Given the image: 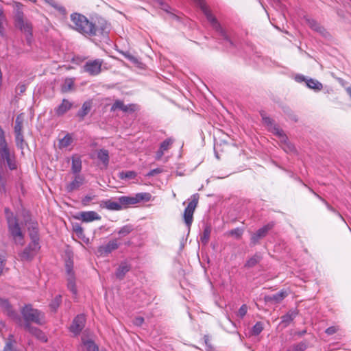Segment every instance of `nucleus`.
Masks as SVG:
<instances>
[{
    "label": "nucleus",
    "instance_id": "obj_1",
    "mask_svg": "<svg viewBox=\"0 0 351 351\" xmlns=\"http://www.w3.org/2000/svg\"><path fill=\"white\" fill-rule=\"evenodd\" d=\"M18 162L14 150L10 147L6 139L3 130L0 126V174L5 166L11 170H16L18 168ZM0 187L4 189L5 185L0 175Z\"/></svg>",
    "mask_w": 351,
    "mask_h": 351
},
{
    "label": "nucleus",
    "instance_id": "obj_2",
    "mask_svg": "<svg viewBox=\"0 0 351 351\" xmlns=\"http://www.w3.org/2000/svg\"><path fill=\"white\" fill-rule=\"evenodd\" d=\"M71 21L73 23V28L86 36H93L95 34L94 23L88 20L82 14L75 13L71 15Z\"/></svg>",
    "mask_w": 351,
    "mask_h": 351
},
{
    "label": "nucleus",
    "instance_id": "obj_3",
    "mask_svg": "<svg viewBox=\"0 0 351 351\" xmlns=\"http://www.w3.org/2000/svg\"><path fill=\"white\" fill-rule=\"evenodd\" d=\"M263 121L265 124L267 125L268 130L278 137L280 142V146L285 152L288 153L293 152L295 151V147L288 141L287 137L285 134L283 130L276 124H274L272 120L269 117H264Z\"/></svg>",
    "mask_w": 351,
    "mask_h": 351
},
{
    "label": "nucleus",
    "instance_id": "obj_4",
    "mask_svg": "<svg viewBox=\"0 0 351 351\" xmlns=\"http://www.w3.org/2000/svg\"><path fill=\"white\" fill-rule=\"evenodd\" d=\"M21 315L25 324L34 323L38 325H43L45 323V313L34 308L31 304H26L21 309Z\"/></svg>",
    "mask_w": 351,
    "mask_h": 351
},
{
    "label": "nucleus",
    "instance_id": "obj_5",
    "mask_svg": "<svg viewBox=\"0 0 351 351\" xmlns=\"http://www.w3.org/2000/svg\"><path fill=\"white\" fill-rule=\"evenodd\" d=\"M6 219L8 226V231L16 245H23L24 235L19 226L17 219L13 215L5 209Z\"/></svg>",
    "mask_w": 351,
    "mask_h": 351
},
{
    "label": "nucleus",
    "instance_id": "obj_6",
    "mask_svg": "<svg viewBox=\"0 0 351 351\" xmlns=\"http://www.w3.org/2000/svg\"><path fill=\"white\" fill-rule=\"evenodd\" d=\"M23 5L19 2H15L14 8L15 10V23L16 27L19 28L24 34H26L27 40L30 42L32 36V25L23 17V13L21 10Z\"/></svg>",
    "mask_w": 351,
    "mask_h": 351
},
{
    "label": "nucleus",
    "instance_id": "obj_7",
    "mask_svg": "<svg viewBox=\"0 0 351 351\" xmlns=\"http://www.w3.org/2000/svg\"><path fill=\"white\" fill-rule=\"evenodd\" d=\"M199 195L198 193L193 194L189 199V204L184 211L183 218L186 225L190 228L193 220V213L197 206Z\"/></svg>",
    "mask_w": 351,
    "mask_h": 351
},
{
    "label": "nucleus",
    "instance_id": "obj_8",
    "mask_svg": "<svg viewBox=\"0 0 351 351\" xmlns=\"http://www.w3.org/2000/svg\"><path fill=\"white\" fill-rule=\"evenodd\" d=\"M66 281L67 288L73 293L75 298L77 295V289L75 285V278L73 271V263L71 260L66 261Z\"/></svg>",
    "mask_w": 351,
    "mask_h": 351
},
{
    "label": "nucleus",
    "instance_id": "obj_9",
    "mask_svg": "<svg viewBox=\"0 0 351 351\" xmlns=\"http://www.w3.org/2000/svg\"><path fill=\"white\" fill-rule=\"evenodd\" d=\"M103 60L96 59L87 61L83 66L84 71L90 75H97L101 71Z\"/></svg>",
    "mask_w": 351,
    "mask_h": 351
},
{
    "label": "nucleus",
    "instance_id": "obj_10",
    "mask_svg": "<svg viewBox=\"0 0 351 351\" xmlns=\"http://www.w3.org/2000/svg\"><path fill=\"white\" fill-rule=\"evenodd\" d=\"M199 5L200 8L202 9V10L203 11L205 16H206L207 20L210 23L213 27L215 29H216V31L219 32L223 34V30H222L220 25L217 22L215 17L211 14V12L208 10V7L206 6V3L202 0H199Z\"/></svg>",
    "mask_w": 351,
    "mask_h": 351
},
{
    "label": "nucleus",
    "instance_id": "obj_11",
    "mask_svg": "<svg viewBox=\"0 0 351 351\" xmlns=\"http://www.w3.org/2000/svg\"><path fill=\"white\" fill-rule=\"evenodd\" d=\"M0 307L8 316L11 317L16 323H21V317L13 310L12 306L8 300L0 298Z\"/></svg>",
    "mask_w": 351,
    "mask_h": 351
},
{
    "label": "nucleus",
    "instance_id": "obj_12",
    "mask_svg": "<svg viewBox=\"0 0 351 351\" xmlns=\"http://www.w3.org/2000/svg\"><path fill=\"white\" fill-rule=\"evenodd\" d=\"M85 320L83 315H77L70 326V331L75 335H78L84 327Z\"/></svg>",
    "mask_w": 351,
    "mask_h": 351
},
{
    "label": "nucleus",
    "instance_id": "obj_13",
    "mask_svg": "<svg viewBox=\"0 0 351 351\" xmlns=\"http://www.w3.org/2000/svg\"><path fill=\"white\" fill-rule=\"evenodd\" d=\"M75 219L88 223L101 219V216L95 211H83L78 213Z\"/></svg>",
    "mask_w": 351,
    "mask_h": 351
},
{
    "label": "nucleus",
    "instance_id": "obj_14",
    "mask_svg": "<svg viewBox=\"0 0 351 351\" xmlns=\"http://www.w3.org/2000/svg\"><path fill=\"white\" fill-rule=\"evenodd\" d=\"M119 243L117 239L110 241L106 245L98 247L97 252L100 256H106L117 249Z\"/></svg>",
    "mask_w": 351,
    "mask_h": 351
},
{
    "label": "nucleus",
    "instance_id": "obj_15",
    "mask_svg": "<svg viewBox=\"0 0 351 351\" xmlns=\"http://www.w3.org/2000/svg\"><path fill=\"white\" fill-rule=\"evenodd\" d=\"M273 227V224H267L263 228L258 229L251 237V242L253 245L258 243V241L265 237L269 230Z\"/></svg>",
    "mask_w": 351,
    "mask_h": 351
},
{
    "label": "nucleus",
    "instance_id": "obj_16",
    "mask_svg": "<svg viewBox=\"0 0 351 351\" xmlns=\"http://www.w3.org/2000/svg\"><path fill=\"white\" fill-rule=\"evenodd\" d=\"M24 328L30 334L36 337L38 340L43 342H47V338L45 333L39 328L32 326L30 324H24Z\"/></svg>",
    "mask_w": 351,
    "mask_h": 351
},
{
    "label": "nucleus",
    "instance_id": "obj_17",
    "mask_svg": "<svg viewBox=\"0 0 351 351\" xmlns=\"http://www.w3.org/2000/svg\"><path fill=\"white\" fill-rule=\"evenodd\" d=\"M84 182V177L80 174H75L73 180L69 183L66 189L68 192H72L78 189Z\"/></svg>",
    "mask_w": 351,
    "mask_h": 351
},
{
    "label": "nucleus",
    "instance_id": "obj_18",
    "mask_svg": "<svg viewBox=\"0 0 351 351\" xmlns=\"http://www.w3.org/2000/svg\"><path fill=\"white\" fill-rule=\"evenodd\" d=\"M117 110H122L123 112H134L136 110V106L134 104L125 105L121 100H117L111 107V111H115Z\"/></svg>",
    "mask_w": 351,
    "mask_h": 351
},
{
    "label": "nucleus",
    "instance_id": "obj_19",
    "mask_svg": "<svg viewBox=\"0 0 351 351\" xmlns=\"http://www.w3.org/2000/svg\"><path fill=\"white\" fill-rule=\"evenodd\" d=\"M173 141L174 140L172 138H168L161 143L160 148L156 154V159L157 160L162 158L165 152L167 151L171 147Z\"/></svg>",
    "mask_w": 351,
    "mask_h": 351
},
{
    "label": "nucleus",
    "instance_id": "obj_20",
    "mask_svg": "<svg viewBox=\"0 0 351 351\" xmlns=\"http://www.w3.org/2000/svg\"><path fill=\"white\" fill-rule=\"evenodd\" d=\"M119 200L117 202L112 199L103 200L100 202V207L110 210H121V206H120Z\"/></svg>",
    "mask_w": 351,
    "mask_h": 351
},
{
    "label": "nucleus",
    "instance_id": "obj_21",
    "mask_svg": "<svg viewBox=\"0 0 351 351\" xmlns=\"http://www.w3.org/2000/svg\"><path fill=\"white\" fill-rule=\"evenodd\" d=\"M82 351H99L98 346L91 339H86L84 337H82Z\"/></svg>",
    "mask_w": 351,
    "mask_h": 351
},
{
    "label": "nucleus",
    "instance_id": "obj_22",
    "mask_svg": "<svg viewBox=\"0 0 351 351\" xmlns=\"http://www.w3.org/2000/svg\"><path fill=\"white\" fill-rule=\"evenodd\" d=\"M305 21L306 24L313 30L320 33L321 34L325 36L326 32L325 29L322 27L316 21L311 18H305Z\"/></svg>",
    "mask_w": 351,
    "mask_h": 351
},
{
    "label": "nucleus",
    "instance_id": "obj_23",
    "mask_svg": "<svg viewBox=\"0 0 351 351\" xmlns=\"http://www.w3.org/2000/svg\"><path fill=\"white\" fill-rule=\"evenodd\" d=\"M72 107V103L70 102L69 100L64 99L62 100V104L58 106V108L56 109V113L58 116L63 115L65 114L68 110H69Z\"/></svg>",
    "mask_w": 351,
    "mask_h": 351
},
{
    "label": "nucleus",
    "instance_id": "obj_24",
    "mask_svg": "<svg viewBox=\"0 0 351 351\" xmlns=\"http://www.w3.org/2000/svg\"><path fill=\"white\" fill-rule=\"evenodd\" d=\"M118 200L121 204V210L128 208L130 205L136 204L134 196H121L118 198Z\"/></svg>",
    "mask_w": 351,
    "mask_h": 351
},
{
    "label": "nucleus",
    "instance_id": "obj_25",
    "mask_svg": "<svg viewBox=\"0 0 351 351\" xmlns=\"http://www.w3.org/2000/svg\"><path fill=\"white\" fill-rule=\"evenodd\" d=\"M94 29H95V34L97 35H106L110 31V26L106 22H102L99 25L94 24Z\"/></svg>",
    "mask_w": 351,
    "mask_h": 351
},
{
    "label": "nucleus",
    "instance_id": "obj_26",
    "mask_svg": "<svg viewBox=\"0 0 351 351\" xmlns=\"http://www.w3.org/2000/svg\"><path fill=\"white\" fill-rule=\"evenodd\" d=\"M130 269V266L126 262L121 263L119 266L117 271L116 276L119 279H122L125 274Z\"/></svg>",
    "mask_w": 351,
    "mask_h": 351
},
{
    "label": "nucleus",
    "instance_id": "obj_27",
    "mask_svg": "<svg viewBox=\"0 0 351 351\" xmlns=\"http://www.w3.org/2000/svg\"><path fill=\"white\" fill-rule=\"evenodd\" d=\"M72 172L75 174H79L82 170V161L79 157H72Z\"/></svg>",
    "mask_w": 351,
    "mask_h": 351
},
{
    "label": "nucleus",
    "instance_id": "obj_28",
    "mask_svg": "<svg viewBox=\"0 0 351 351\" xmlns=\"http://www.w3.org/2000/svg\"><path fill=\"white\" fill-rule=\"evenodd\" d=\"M288 295V293L286 291L282 290L276 294L269 297L268 300L271 301H274L276 303L280 302L282 300H284Z\"/></svg>",
    "mask_w": 351,
    "mask_h": 351
},
{
    "label": "nucleus",
    "instance_id": "obj_29",
    "mask_svg": "<svg viewBox=\"0 0 351 351\" xmlns=\"http://www.w3.org/2000/svg\"><path fill=\"white\" fill-rule=\"evenodd\" d=\"M136 204L141 202H149L152 199V195L149 193H138L134 195Z\"/></svg>",
    "mask_w": 351,
    "mask_h": 351
},
{
    "label": "nucleus",
    "instance_id": "obj_30",
    "mask_svg": "<svg viewBox=\"0 0 351 351\" xmlns=\"http://www.w3.org/2000/svg\"><path fill=\"white\" fill-rule=\"evenodd\" d=\"M307 86L315 90H320L323 86L322 83L314 79H309L306 81Z\"/></svg>",
    "mask_w": 351,
    "mask_h": 351
},
{
    "label": "nucleus",
    "instance_id": "obj_31",
    "mask_svg": "<svg viewBox=\"0 0 351 351\" xmlns=\"http://www.w3.org/2000/svg\"><path fill=\"white\" fill-rule=\"evenodd\" d=\"M14 343L15 340L14 339V336L10 335L3 351H16Z\"/></svg>",
    "mask_w": 351,
    "mask_h": 351
},
{
    "label": "nucleus",
    "instance_id": "obj_32",
    "mask_svg": "<svg viewBox=\"0 0 351 351\" xmlns=\"http://www.w3.org/2000/svg\"><path fill=\"white\" fill-rule=\"evenodd\" d=\"M92 107L90 101H86L83 104L81 110L78 112L77 115L81 118H84L90 110Z\"/></svg>",
    "mask_w": 351,
    "mask_h": 351
},
{
    "label": "nucleus",
    "instance_id": "obj_33",
    "mask_svg": "<svg viewBox=\"0 0 351 351\" xmlns=\"http://www.w3.org/2000/svg\"><path fill=\"white\" fill-rule=\"evenodd\" d=\"M98 158L107 166L109 162V154L106 149H100L97 153Z\"/></svg>",
    "mask_w": 351,
    "mask_h": 351
},
{
    "label": "nucleus",
    "instance_id": "obj_34",
    "mask_svg": "<svg viewBox=\"0 0 351 351\" xmlns=\"http://www.w3.org/2000/svg\"><path fill=\"white\" fill-rule=\"evenodd\" d=\"M73 229L79 239H81L86 242H88V239L85 238V235L84 234V229L80 225L77 223L73 225Z\"/></svg>",
    "mask_w": 351,
    "mask_h": 351
},
{
    "label": "nucleus",
    "instance_id": "obj_35",
    "mask_svg": "<svg viewBox=\"0 0 351 351\" xmlns=\"http://www.w3.org/2000/svg\"><path fill=\"white\" fill-rule=\"evenodd\" d=\"M210 233H211V227L210 226L206 225L204 227L203 234L200 237L201 241L204 245H206L208 243Z\"/></svg>",
    "mask_w": 351,
    "mask_h": 351
},
{
    "label": "nucleus",
    "instance_id": "obj_36",
    "mask_svg": "<svg viewBox=\"0 0 351 351\" xmlns=\"http://www.w3.org/2000/svg\"><path fill=\"white\" fill-rule=\"evenodd\" d=\"M36 254L30 250L27 247L19 254V256L22 261H29L32 259Z\"/></svg>",
    "mask_w": 351,
    "mask_h": 351
},
{
    "label": "nucleus",
    "instance_id": "obj_37",
    "mask_svg": "<svg viewBox=\"0 0 351 351\" xmlns=\"http://www.w3.org/2000/svg\"><path fill=\"white\" fill-rule=\"evenodd\" d=\"M296 313L293 311H289L287 314L281 317L282 323L285 326L288 325L296 316Z\"/></svg>",
    "mask_w": 351,
    "mask_h": 351
},
{
    "label": "nucleus",
    "instance_id": "obj_38",
    "mask_svg": "<svg viewBox=\"0 0 351 351\" xmlns=\"http://www.w3.org/2000/svg\"><path fill=\"white\" fill-rule=\"evenodd\" d=\"M45 1L51 7L54 8L56 10H58L60 14H65L66 10L65 8L57 3L55 0H45Z\"/></svg>",
    "mask_w": 351,
    "mask_h": 351
},
{
    "label": "nucleus",
    "instance_id": "obj_39",
    "mask_svg": "<svg viewBox=\"0 0 351 351\" xmlns=\"http://www.w3.org/2000/svg\"><path fill=\"white\" fill-rule=\"evenodd\" d=\"M72 143V137L70 134H66L64 136V138H62L61 140H60L59 142V147L60 148H66L68 146H69Z\"/></svg>",
    "mask_w": 351,
    "mask_h": 351
},
{
    "label": "nucleus",
    "instance_id": "obj_40",
    "mask_svg": "<svg viewBox=\"0 0 351 351\" xmlns=\"http://www.w3.org/2000/svg\"><path fill=\"white\" fill-rule=\"evenodd\" d=\"M23 117L21 114L16 117L14 125V133H22L23 128Z\"/></svg>",
    "mask_w": 351,
    "mask_h": 351
},
{
    "label": "nucleus",
    "instance_id": "obj_41",
    "mask_svg": "<svg viewBox=\"0 0 351 351\" xmlns=\"http://www.w3.org/2000/svg\"><path fill=\"white\" fill-rule=\"evenodd\" d=\"M6 23V17L4 14L3 10L0 8V35L4 34V25Z\"/></svg>",
    "mask_w": 351,
    "mask_h": 351
},
{
    "label": "nucleus",
    "instance_id": "obj_42",
    "mask_svg": "<svg viewBox=\"0 0 351 351\" xmlns=\"http://www.w3.org/2000/svg\"><path fill=\"white\" fill-rule=\"evenodd\" d=\"M122 54L126 59L130 60L132 63L134 64H138L140 63L138 59L132 54H131L130 52H123Z\"/></svg>",
    "mask_w": 351,
    "mask_h": 351
},
{
    "label": "nucleus",
    "instance_id": "obj_43",
    "mask_svg": "<svg viewBox=\"0 0 351 351\" xmlns=\"http://www.w3.org/2000/svg\"><path fill=\"white\" fill-rule=\"evenodd\" d=\"M73 86V81L71 79H66L62 86L63 92H68L72 89Z\"/></svg>",
    "mask_w": 351,
    "mask_h": 351
},
{
    "label": "nucleus",
    "instance_id": "obj_44",
    "mask_svg": "<svg viewBox=\"0 0 351 351\" xmlns=\"http://www.w3.org/2000/svg\"><path fill=\"white\" fill-rule=\"evenodd\" d=\"M133 230V228L131 225H126L122 227L118 232L119 234L124 237L129 234Z\"/></svg>",
    "mask_w": 351,
    "mask_h": 351
},
{
    "label": "nucleus",
    "instance_id": "obj_45",
    "mask_svg": "<svg viewBox=\"0 0 351 351\" xmlns=\"http://www.w3.org/2000/svg\"><path fill=\"white\" fill-rule=\"evenodd\" d=\"M29 237L31 238V240L33 241H39V237L38 235V228L36 226H33L32 229L31 230L30 228H29Z\"/></svg>",
    "mask_w": 351,
    "mask_h": 351
},
{
    "label": "nucleus",
    "instance_id": "obj_46",
    "mask_svg": "<svg viewBox=\"0 0 351 351\" xmlns=\"http://www.w3.org/2000/svg\"><path fill=\"white\" fill-rule=\"evenodd\" d=\"M153 3L154 4L155 6L160 8L162 10L166 11L167 12H169V6L165 3H164L162 0H153Z\"/></svg>",
    "mask_w": 351,
    "mask_h": 351
},
{
    "label": "nucleus",
    "instance_id": "obj_47",
    "mask_svg": "<svg viewBox=\"0 0 351 351\" xmlns=\"http://www.w3.org/2000/svg\"><path fill=\"white\" fill-rule=\"evenodd\" d=\"M260 261V256L258 255H255L251 258H250L246 264L245 266L248 267H252L256 265L258 262Z\"/></svg>",
    "mask_w": 351,
    "mask_h": 351
},
{
    "label": "nucleus",
    "instance_id": "obj_48",
    "mask_svg": "<svg viewBox=\"0 0 351 351\" xmlns=\"http://www.w3.org/2000/svg\"><path fill=\"white\" fill-rule=\"evenodd\" d=\"M38 241H32L27 246V247L35 254L37 253L40 247Z\"/></svg>",
    "mask_w": 351,
    "mask_h": 351
},
{
    "label": "nucleus",
    "instance_id": "obj_49",
    "mask_svg": "<svg viewBox=\"0 0 351 351\" xmlns=\"http://www.w3.org/2000/svg\"><path fill=\"white\" fill-rule=\"evenodd\" d=\"M263 330V324L261 322L256 323L252 328V332L255 335H259Z\"/></svg>",
    "mask_w": 351,
    "mask_h": 351
},
{
    "label": "nucleus",
    "instance_id": "obj_50",
    "mask_svg": "<svg viewBox=\"0 0 351 351\" xmlns=\"http://www.w3.org/2000/svg\"><path fill=\"white\" fill-rule=\"evenodd\" d=\"M15 141L17 147L23 148V144L24 142L23 133L15 134Z\"/></svg>",
    "mask_w": 351,
    "mask_h": 351
},
{
    "label": "nucleus",
    "instance_id": "obj_51",
    "mask_svg": "<svg viewBox=\"0 0 351 351\" xmlns=\"http://www.w3.org/2000/svg\"><path fill=\"white\" fill-rule=\"evenodd\" d=\"M60 302H61V296L60 295L56 296L50 304V306L52 308V310L56 311V309L60 306Z\"/></svg>",
    "mask_w": 351,
    "mask_h": 351
},
{
    "label": "nucleus",
    "instance_id": "obj_52",
    "mask_svg": "<svg viewBox=\"0 0 351 351\" xmlns=\"http://www.w3.org/2000/svg\"><path fill=\"white\" fill-rule=\"evenodd\" d=\"M243 234V230L240 228H236L230 231L229 234L234 237L237 239L241 238Z\"/></svg>",
    "mask_w": 351,
    "mask_h": 351
},
{
    "label": "nucleus",
    "instance_id": "obj_53",
    "mask_svg": "<svg viewBox=\"0 0 351 351\" xmlns=\"http://www.w3.org/2000/svg\"><path fill=\"white\" fill-rule=\"evenodd\" d=\"M136 176V173L134 171H126L121 172L120 173V178H134Z\"/></svg>",
    "mask_w": 351,
    "mask_h": 351
},
{
    "label": "nucleus",
    "instance_id": "obj_54",
    "mask_svg": "<svg viewBox=\"0 0 351 351\" xmlns=\"http://www.w3.org/2000/svg\"><path fill=\"white\" fill-rule=\"evenodd\" d=\"M247 306L246 304H243L238 311L237 315L243 318L247 313Z\"/></svg>",
    "mask_w": 351,
    "mask_h": 351
},
{
    "label": "nucleus",
    "instance_id": "obj_55",
    "mask_svg": "<svg viewBox=\"0 0 351 351\" xmlns=\"http://www.w3.org/2000/svg\"><path fill=\"white\" fill-rule=\"evenodd\" d=\"M95 195H86L82 199V204L83 206H88L90 202L93 200Z\"/></svg>",
    "mask_w": 351,
    "mask_h": 351
},
{
    "label": "nucleus",
    "instance_id": "obj_56",
    "mask_svg": "<svg viewBox=\"0 0 351 351\" xmlns=\"http://www.w3.org/2000/svg\"><path fill=\"white\" fill-rule=\"evenodd\" d=\"M306 348L304 343H300L293 347L294 351H304Z\"/></svg>",
    "mask_w": 351,
    "mask_h": 351
},
{
    "label": "nucleus",
    "instance_id": "obj_57",
    "mask_svg": "<svg viewBox=\"0 0 351 351\" xmlns=\"http://www.w3.org/2000/svg\"><path fill=\"white\" fill-rule=\"evenodd\" d=\"M143 322L144 318L143 317H137L134 319L133 323L134 325L140 326L143 324Z\"/></svg>",
    "mask_w": 351,
    "mask_h": 351
},
{
    "label": "nucleus",
    "instance_id": "obj_58",
    "mask_svg": "<svg viewBox=\"0 0 351 351\" xmlns=\"http://www.w3.org/2000/svg\"><path fill=\"white\" fill-rule=\"evenodd\" d=\"M337 328L335 327V326H331V327H329L326 330V333L329 335H333L335 334L337 331Z\"/></svg>",
    "mask_w": 351,
    "mask_h": 351
},
{
    "label": "nucleus",
    "instance_id": "obj_59",
    "mask_svg": "<svg viewBox=\"0 0 351 351\" xmlns=\"http://www.w3.org/2000/svg\"><path fill=\"white\" fill-rule=\"evenodd\" d=\"M26 90V86L23 84H19L16 86V91L19 92L20 94L24 93Z\"/></svg>",
    "mask_w": 351,
    "mask_h": 351
},
{
    "label": "nucleus",
    "instance_id": "obj_60",
    "mask_svg": "<svg viewBox=\"0 0 351 351\" xmlns=\"http://www.w3.org/2000/svg\"><path fill=\"white\" fill-rule=\"evenodd\" d=\"M5 258L3 256L0 255V275L2 274L5 267Z\"/></svg>",
    "mask_w": 351,
    "mask_h": 351
},
{
    "label": "nucleus",
    "instance_id": "obj_61",
    "mask_svg": "<svg viewBox=\"0 0 351 351\" xmlns=\"http://www.w3.org/2000/svg\"><path fill=\"white\" fill-rule=\"evenodd\" d=\"M162 172V170L160 169H153L149 173V176H154L156 174H158V173H160Z\"/></svg>",
    "mask_w": 351,
    "mask_h": 351
},
{
    "label": "nucleus",
    "instance_id": "obj_62",
    "mask_svg": "<svg viewBox=\"0 0 351 351\" xmlns=\"http://www.w3.org/2000/svg\"><path fill=\"white\" fill-rule=\"evenodd\" d=\"M326 204V206H327V208L330 210H332V211H335L334 209L330 206L328 205L327 203Z\"/></svg>",
    "mask_w": 351,
    "mask_h": 351
},
{
    "label": "nucleus",
    "instance_id": "obj_63",
    "mask_svg": "<svg viewBox=\"0 0 351 351\" xmlns=\"http://www.w3.org/2000/svg\"><path fill=\"white\" fill-rule=\"evenodd\" d=\"M205 342L206 343H207V342H208V340L207 339H205Z\"/></svg>",
    "mask_w": 351,
    "mask_h": 351
},
{
    "label": "nucleus",
    "instance_id": "obj_64",
    "mask_svg": "<svg viewBox=\"0 0 351 351\" xmlns=\"http://www.w3.org/2000/svg\"><path fill=\"white\" fill-rule=\"evenodd\" d=\"M205 342L206 343H207V342H208V340L207 339H205Z\"/></svg>",
    "mask_w": 351,
    "mask_h": 351
}]
</instances>
